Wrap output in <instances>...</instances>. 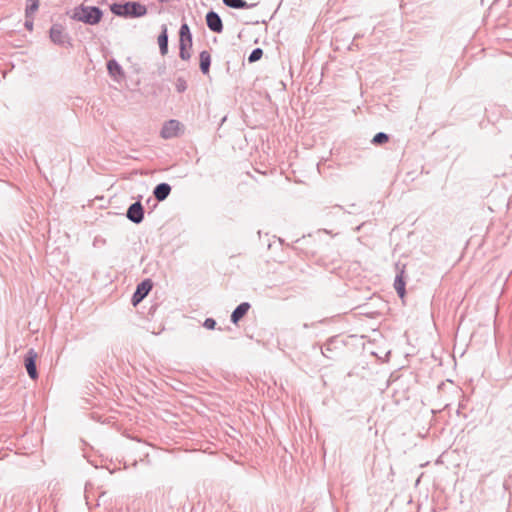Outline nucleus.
<instances>
[{
    "label": "nucleus",
    "mask_w": 512,
    "mask_h": 512,
    "mask_svg": "<svg viewBox=\"0 0 512 512\" xmlns=\"http://www.w3.org/2000/svg\"><path fill=\"white\" fill-rule=\"evenodd\" d=\"M141 199L142 196L139 195L137 197V200L134 203L130 204L126 211L127 219L134 224L142 223L145 217V209L141 203Z\"/></svg>",
    "instance_id": "5"
},
{
    "label": "nucleus",
    "mask_w": 512,
    "mask_h": 512,
    "mask_svg": "<svg viewBox=\"0 0 512 512\" xmlns=\"http://www.w3.org/2000/svg\"><path fill=\"white\" fill-rule=\"evenodd\" d=\"M112 14L123 18H140L147 14V7L139 1H120L110 5Z\"/></svg>",
    "instance_id": "1"
},
{
    "label": "nucleus",
    "mask_w": 512,
    "mask_h": 512,
    "mask_svg": "<svg viewBox=\"0 0 512 512\" xmlns=\"http://www.w3.org/2000/svg\"><path fill=\"white\" fill-rule=\"evenodd\" d=\"M181 127L182 124L178 120L170 119L163 124L160 131V136L163 139H172L177 137Z\"/></svg>",
    "instance_id": "9"
},
{
    "label": "nucleus",
    "mask_w": 512,
    "mask_h": 512,
    "mask_svg": "<svg viewBox=\"0 0 512 512\" xmlns=\"http://www.w3.org/2000/svg\"><path fill=\"white\" fill-rule=\"evenodd\" d=\"M216 325H217V322H216V320H215V319H213V318H206V319L204 320V322H203V326H204L206 329H208V330H213V329H215Z\"/></svg>",
    "instance_id": "22"
},
{
    "label": "nucleus",
    "mask_w": 512,
    "mask_h": 512,
    "mask_svg": "<svg viewBox=\"0 0 512 512\" xmlns=\"http://www.w3.org/2000/svg\"><path fill=\"white\" fill-rule=\"evenodd\" d=\"M211 67V54L203 50L199 54V68L203 75H209Z\"/></svg>",
    "instance_id": "14"
},
{
    "label": "nucleus",
    "mask_w": 512,
    "mask_h": 512,
    "mask_svg": "<svg viewBox=\"0 0 512 512\" xmlns=\"http://www.w3.org/2000/svg\"><path fill=\"white\" fill-rule=\"evenodd\" d=\"M33 20L34 16H31V18H25L24 27L29 31L33 30Z\"/></svg>",
    "instance_id": "23"
},
{
    "label": "nucleus",
    "mask_w": 512,
    "mask_h": 512,
    "mask_svg": "<svg viewBox=\"0 0 512 512\" xmlns=\"http://www.w3.org/2000/svg\"><path fill=\"white\" fill-rule=\"evenodd\" d=\"M71 18L87 25H96L102 20L103 11L98 6L80 4L73 9Z\"/></svg>",
    "instance_id": "2"
},
{
    "label": "nucleus",
    "mask_w": 512,
    "mask_h": 512,
    "mask_svg": "<svg viewBox=\"0 0 512 512\" xmlns=\"http://www.w3.org/2000/svg\"><path fill=\"white\" fill-rule=\"evenodd\" d=\"M39 5V0H27L25 18H31V16H34L35 12L39 9Z\"/></svg>",
    "instance_id": "18"
},
{
    "label": "nucleus",
    "mask_w": 512,
    "mask_h": 512,
    "mask_svg": "<svg viewBox=\"0 0 512 512\" xmlns=\"http://www.w3.org/2000/svg\"><path fill=\"white\" fill-rule=\"evenodd\" d=\"M153 288V282L150 278H146L142 280L137 286L131 297V304L136 307L140 304L145 297L149 294V292Z\"/></svg>",
    "instance_id": "6"
},
{
    "label": "nucleus",
    "mask_w": 512,
    "mask_h": 512,
    "mask_svg": "<svg viewBox=\"0 0 512 512\" xmlns=\"http://www.w3.org/2000/svg\"><path fill=\"white\" fill-rule=\"evenodd\" d=\"M390 139V136L385 132H378L374 135L371 140V143L375 146H380L387 143Z\"/></svg>",
    "instance_id": "19"
},
{
    "label": "nucleus",
    "mask_w": 512,
    "mask_h": 512,
    "mask_svg": "<svg viewBox=\"0 0 512 512\" xmlns=\"http://www.w3.org/2000/svg\"><path fill=\"white\" fill-rule=\"evenodd\" d=\"M339 339L338 336L330 337L326 343L321 347V353L328 359H334L335 351L339 349Z\"/></svg>",
    "instance_id": "11"
},
{
    "label": "nucleus",
    "mask_w": 512,
    "mask_h": 512,
    "mask_svg": "<svg viewBox=\"0 0 512 512\" xmlns=\"http://www.w3.org/2000/svg\"><path fill=\"white\" fill-rule=\"evenodd\" d=\"M187 81L183 77H178L175 81V89L178 93H184L187 90Z\"/></svg>",
    "instance_id": "21"
},
{
    "label": "nucleus",
    "mask_w": 512,
    "mask_h": 512,
    "mask_svg": "<svg viewBox=\"0 0 512 512\" xmlns=\"http://www.w3.org/2000/svg\"><path fill=\"white\" fill-rule=\"evenodd\" d=\"M107 70L112 77L124 75L123 68L115 59H111L107 62Z\"/></svg>",
    "instance_id": "17"
},
{
    "label": "nucleus",
    "mask_w": 512,
    "mask_h": 512,
    "mask_svg": "<svg viewBox=\"0 0 512 512\" xmlns=\"http://www.w3.org/2000/svg\"><path fill=\"white\" fill-rule=\"evenodd\" d=\"M36 360L37 353L33 348H30L24 356V366L28 376L32 380H36L39 377Z\"/></svg>",
    "instance_id": "7"
},
{
    "label": "nucleus",
    "mask_w": 512,
    "mask_h": 512,
    "mask_svg": "<svg viewBox=\"0 0 512 512\" xmlns=\"http://www.w3.org/2000/svg\"><path fill=\"white\" fill-rule=\"evenodd\" d=\"M205 21L208 29L216 34H221L224 30L223 21L220 15L214 11L210 10L205 15Z\"/></svg>",
    "instance_id": "8"
},
{
    "label": "nucleus",
    "mask_w": 512,
    "mask_h": 512,
    "mask_svg": "<svg viewBox=\"0 0 512 512\" xmlns=\"http://www.w3.org/2000/svg\"><path fill=\"white\" fill-rule=\"evenodd\" d=\"M397 274L394 280V289L396 290L398 296L402 299L406 295V282L404 279V273H405V265H402L400 268V264H396Z\"/></svg>",
    "instance_id": "10"
},
{
    "label": "nucleus",
    "mask_w": 512,
    "mask_h": 512,
    "mask_svg": "<svg viewBox=\"0 0 512 512\" xmlns=\"http://www.w3.org/2000/svg\"><path fill=\"white\" fill-rule=\"evenodd\" d=\"M49 36L56 45L72 47L71 38L61 24H53L50 28Z\"/></svg>",
    "instance_id": "4"
},
{
    "label": "nucleus",
    "mask_w": 512,
    "mask_h": 512,
    "mask_svg": "<svg viewBox=\"0 0 512 512\" xmlns=\"http://www.w3.org/2000/svg\"><path fill=\"white\" fill-rule=\"evenodd\" d=\"M222 3L232 9H250L258 5V3H247L245 0H222Z\"/></svg>",
    "instance_id": "15"
},
{
    "label": "nucleus",
    "mask_w": 512,
    "mask_h": 512,
    "mask_svg": "<svg viewBox=\"0 0 512 512\" xmlns=\"http://www.w3.org/2000/svg\"><path fill=\"white\" fill-rule=\"evenodd\" d=\"M263 56V50L261 48H255L251 51V53L248 56V61L250 63H254L258 60H260Z\"/></svg>",
    "instance_id": "20"
},
{
    "label": "nucleus",
    "mask_w": 512,
    "mask_h": 512,
    "mask_svg": "<svg viewBox=\"0 0 512 512\" xmlns=\"http://www.w3.org/2000/svg\"><path fill=\"white\" fill-rule=\"evenodd\" d=\"M193 44V36L189 25L183 22L179 29V57L183 61H188L191 58L190 49Z\"/></svg>",
    "instance_id": "3"
},
{
    "label": "nucleus",
    "mask_w": 512,
    "mask_h": 512,
    "mask_svg": "<svg viewBox=\"0 0 512 512\" xmlns=\"http://www.w3.org/2000/svg\"><path fill=\"white\" fill-rule=\"evenodd\" d=\"M362 225H363V224H361V225L357 226V227L355 228V230H356V231H359V230L361 229Z\"/></svg>",
    "instance_id": "24"
},
{
    "label": "nucleus",
    "mask_w": 512,
    "mask_h": 512,
    "mask_svg": "<svg viewBox=\"0 0 512 512\" xmlns=\"http://www.w3.org/2000/svg\"><path fill=\"white\" fill-rule=\"evenodd\" d=\"M168 30L166 25H162L161 32L158 36V44L160 53L162 56L166 55L168 53Z\"/></svg>",
    "instance_id": "16"
},
{
    "label": "nucleus",
    "mask_w": 512,
    "mask_h": 512,
    "mask_svg": "<svg viewBox=\"0 0 512 512\" xmlns=\"http://www.w3.org/2000/svg\"><path fill=\"white\" fill-rule=\"evenodd\" d=\"M251 305L249 302L240 303L231 313L230 321L237 325L239 321L248 313Z\"/></svg>",
    "instance_id": "13"
},
{
    "label": "nucleus",
    "mask_w": 512,
    "mask_h": 512,
    "mask_svg": "<svg viewBox=\"0 0 512 512\" xmlns=\"http://www.w3.org/2000/svg\"><path fill=\"white\" fill-rule=\"evenodd\" d=\"M171 186L166 182L157 184L153 189V196L158 202H162L168 198L171 193Z\"/></svg>",
    "instance_id": "12"
}]
</instances>
